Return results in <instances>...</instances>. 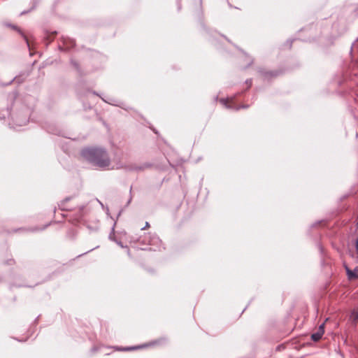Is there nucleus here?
Returning a JSON list of instances; mask_svg holds the SVG:
<instances>
[{
    "instance_id": "3",
    "label": "nucleus",
    "mask_w": 358,
    "mask_h": 358,
    "mask_svg": "<svg viewBox=\"0 0 358 358\" xmlns=\"http://www.w3.org/2000/svg\"><path fill=\"white\" fill-rule=\"evenodd\" d=\"M346 268V272L349 278H358V266H357L354 270H350L348 267Z\"/></svg>"
},
{
    "instance_id": "4",
    "label": "nucleus",
    "mask_w": 358,
    "mask_h": 358,
    "mask_svg": "<svg viewBox=\"0 0 358 358\" xmlns=\"http://www.w3.org/2000/svg\"><path fill=\"white\" fill-rule=\"evenodd\" d=\"M350 320L354 322V323H357L358 322V312L356 311V310H353L352 313H351V315H350Z\"/></svg>"
},
{
    "instance_id": "8",
    "label": "nucleus",
    "mask_w": 358,
    "mask_h": 358,
    "mask_svg": "<svg viewBox=\"0 0 358 358\" xmlns=\"http://www.w3.org/2000/svg\"><path fill=\"white\" fill-rule=\"evenodd\" d=\"M356 249L358 251V240L357 241V243H356Z\"/></svg>"
},
{
    "instance_id": "10",
    "label": "nucleus",
    "mask_w": 358,
    "mask_h": 358,
    "mask_svg": "<svg viewBox=\"0 0 358 358\" xmlns=\"http://www.w3.org/2000/svg\"><path fill=\"white\" fill-rule=\"evenodd\" d=\"M245 106H239L237 109H239L241 108H244Z\"/></svg>"
},
{
    "instance_id": "5",
    "label": "nucleus",
    "mask_w": 358,
    "mask_h": 358,
    "mask_svg": "<svg viewBox=\"0 0 358 358\" xmlns=\"http://www.w3.org/2000/svg\"><path fill=\"white\" fill-rule=\"evenodd\" d=\"M229 101V99H220V102L223 103L224 105L227 106V102Z\"/></svg>"
},
{
    "instance_id": "11",
    "label": "nucleus",
    "mask_w": 358,
    "mask_h": 358,
    "mask_svg": "<svg viewBox=\"0 0 358 358\" xmlns=\"http://www.w3.org/2000/svg\"><path fill=\"white\" fill-rule=\"evenodd\" d=\"M357 227H358V222H357Z\"/></svg>"
},
{
    "instance_id": "1",
    "label": "nucleus",
    "mask_w": 358,
    "mask_h": 358,
    "mask_svg": "<svg viewBox=\"0 0 358 358\" xmlns=\"http://www.w3.org/2000/svg\"><path fill=\"white\" fill-rule=\"evenodd\" d=\"M82 156L99 167L108 169H118L123 168V165L120 162L113 160L111 164L106 151L102 148H87L82 150Z\"/></svg>"
},
{
    "instance_id": "9",
    "label": "nucleus",
    "mask_w": 358,
    "mask_h": 358,
    "mask_svg": "<svg viewBox=\"0 0 358 358\" xmlns=\"http://www.w3.org/2000/svg\"><path fill=\"white\" fill-rule=\"evenodd\" d=\"M136 348H136V347H133V348H128L127 350H134V349H136Z\"/></svg>"
},
{
    "instance_id": "7",
    "label": "nucleus",
    "mask_w": 358,
    "mask_h": 358,
    "mask_svg": "<svg viewBox=\"0 0 358 358\" xmlns=\"http://www.w3.org/2000/svg\"><path fill=\"white\" fill-rule=\"evenodd\" d=\"M246 83L248 84L249 86H250L251 85V80H250V81L247 80Z\"/></svg>"
},
{
    "instance_id": "6",
    "label": "nucleus",
    "mask_w": 358,
    "mask_h": 358,
    "mask_svg": "<svg viewBox=\"0 0 358 358\" xmlns=\"http://www.w3.org/2000/svg\"><path fill=\"white\" fill-rule=\"evenodd\" d=\"M149 227H150V224H149V223L147 222L145 223V227H143V228H141V230H145V229H148V228H149Z\"/></svg>"
},
{
    "instance_id": "2",
    "label": "nucleus",
    "mask_w": 358,
    "mask_h": 358,
    "mask_svg": "<svg viewBox=\"0 0 358 358\" xmlns=\"http://www.w3.org/2000/svg\"><path fill=\"white\" fill-rule=\"evenodd\" d=\"M324 333V324L323 323L319 327L317 331L312 334L311 338H312L313 341H319L322 338Z\"/></svg>"
}]
</instances>
